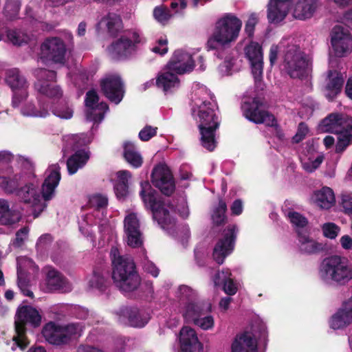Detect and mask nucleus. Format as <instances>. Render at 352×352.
<instances>
[{"mask_svg": "<svg viewBox=\"0 0 352 352\" xmlns=\"http://www.w3.org/2000/svg\"><path fill=\"white\" fill-rule=\"evenodd\" d=\"M155 19L162 24H165L172 17L170 10L164 6H157L153 10Z\"/></svg>", "mask_w": 352, "mask_h": 352, "instance_id": "47", "label": "nucleus"}, {"mask_svg": "<svg viewBox=\"0 0 352 352\" xmlns=\"http://www.w3.org/2000/svg\"><path fill=\"white\" fill-rule=\"evenodd\" d=\"M245 54L249 60L252 74L257 84L261 82L263 75V52L261 46L256 42H251L245 47Z\"/></svg>", "mask_w": 352, "mask_h": 352, "instance_id": "21", "label": "nucleus"}, {"mask_svg": "<svg viewBox=\"0 0 352 352\" xmlns=\"http://www.w3.org/2000/svg\"><path fill=\"white\" fill-rule=\"evenodd\" d=\"M29 233V228L28 227H23L19 230L15 235V239L12 242L14 247H21L24 241L27 239Z\"/></svg>", "mask_w": 352, "mask_h": 352, "instance_id": "56", "label": "nucleus"}, {"mask_svg": "<svg viewBox=\"0 0 352 352\" xmlns=\"http://www.w3.org/2000/svg\"><path fill=\"white\" fill-rule=\"evenodd\" d=\"M222 285H223V290L227 294L231 296L236 293L237 287L231 278L223 283Z\"/></svg>", "mask_w": 352, "mask_h": 352, "instance_id": "63", "label": "nucleus"}, {"mask_svg": "<svg viewBox=\"0 0 352 352\" xmlns=\"http://www.w3.org/2000/svg\"><path fill=\"white\" fill-rule=\"evenodd\" d=\"M20 6L19 0H8L4 7L6 16L10 19L16 17L19 11Z\"/></svg>", "mask_w": 352, "mask_h": 352, "instance_id": "50", "label": "nucleus"}, {"mask_svg": "<svg viewBox=\"0 0 352 352\" xmlns=\"http://www.w3.org/2000/svg\"><path fill=\"white\" fill-rule=\"evenodd\" d=\"M89 203L91 207L95 210V213H99L102 210V215H103L102 210L107 207L108 199L104 195H94L90 198Z\"/></svg>", "mask_w": 352, "mask_h": 352, "instance_id": "46", "label": "nucleus"}, {"mask_svg": "<svg viewBox=\"0 0 352 352\" xmlns=\"http://www.w3.org/2000/svg\"><path fill=\"white\" fill-rule=\"evenodd\" d=\"M41 320V316L35 308L28 305L20 307L15 319L16 335L13 337L14 344L23 350L28 344L25 335V325L30 324L35 327L40 324Z\"/></svg>", "mask_w": 352, "mask_h": 352, "instance_id": "11", "label": "nucleus"}, {"mask_svg": "<svg viewBox=\"0 0 352 352\" xmlns=\"http://www.w3.org/2000/svg\"><path fill=\"white\" fill-rule=\"evenodd\" d=\"M232 274L229 269H223L221 272H218L213 278L215 285H221L223 283L230 278Z\"/></svg>", "mask_w": 352, "mask_h": 352, "instance_id": "58", "label": "nucleus"}, {"mask_svg": "<svg viewBox=\"0 0 352 352\" xmlns=\"http://www.w3.org/2000/svg\"><path fill=\"white\" fill-rule=\"evenodd\" d=\"M117 179L114 184V190L119 199H124L129 194L128 181L131 175L128 170H120L116 173Z\"/></svg>", "mask_w": 352, "mask_h": 352, "instance_id": "38", "label": "nucleus"}, {"mask_svg": "<svg viewBox=\"0 0 352 352\" xmlns=\"http://www.w3.org/2000/svg\"><path fill=\"white\" fill-rule=\"evenodd\" d=\"M62 327L66 343L72 338L80 336L83 331V327L80 323H70Z\"/></svg>", "mask_w": 352, "mask_h": 352, "instance_id": "45", "label": "nucleus"}, {"mask_svg": "<svg viewBox=\"0 0 352 352\" xmlns=\"http://www.w3.org/2000/svg\"><path fill=\"white\" fill-rule=\"evenodd\" d=\"M177 74L173 71L168 70L166 66L156 80L157 86L165 92L177 86L179 80Z\"/></svg>", "mask_w": 352, "mask_h": 352, "instance_id": "37", "label": "nucleus"}, {"mask_svg": "<svg viewBox=\"0 0 352 352\" xmlns=\"http://www.w3.org/2000/svg\"><path fill=\"white\" fill-rule=\"evenodd\" d=\"M32 262L28 258H19L17 261V285L23 295L32 298L33 292L30 290V280L28 278L25 267L32 266Z\"/></svg>", "mask_w": 352, "mask_h": 352, "instance_id": "28", "label": "nucleus"}, {"mask_svg": "<svg viewBox=\"0 0 352 352\" xmlns=\"http://www.w3.org/2000/svg\"><path fill=\"white\" fill-rule=\"evenodd\" d=\"M214 96L205 86L195 90L192 100V114L201 135V144L209 151L217 146L215 132L219 126L218 107Z\"/></svg>", "mask_w": 352, "mask_h": 352, "instance_id": "1", "label": "nucleus"}, {"mask_svg": "<svg viewBox=\"0 0 352 352\" xmlns=\"http://www.w3.org/2000/svg\"><path fill=\"white\" fill-rule=\"evenodd\" d=\"M314 200L318 206L325 210L331 208L336 201L334 193L329 187H323L316 191L314 195Z\"/></svg>", "mask_w": 352, "mask_h": 352, "instance_id": "35", "label": "nucleus"}, {"mask_svg": "<svg viewBox=\"0 0 352 352\" xmlns=\"http://www.w3.org/2000/svg\"><path fill=\"white\" fill-rule=\"evenodd\" d=\"M100 86L104 96L115 104H118L124 96V85L118 74H108L101 80Z\"/></svg>", "mask_w": 352, "mask_h": 352, "instance_id": "19", "label": "nucleus"}, {"mask_svg": "<svg viewBox=\"0 0 352 352\" xmlns=\"http://www.w3.org/2000/svg\"><path fill=\"white\" fill-rule=\"evenodd\" d=\"M151 182L165 195L169 196L175 191L173 175L165 164H158L153 168Z\"/></svg>", "mask_w": 352, "mask_h": 352, "instance_id": "18", "label": "nucleus"}, {"mask_svg": "<svg viewBox=\"0 0 352 352\" xmlns=\"http://www.w3.org/2000/svg\"><path fill=\"white\" fill-rule=\"evenodd\" d=\"M21 214L19 210L10 207L8 201L0 199V223L12 225L20 221Z\"/></svg>", "mask_w": 352, "mask_h": 352, "instance_id": "30", "label": "nucleus"}, {"mask_svg": "<svg viewBox=\"0 0 352 352\" xmlns=\"http://www.w3.org/2000/svg\"><path fill=\"white\" fill-rule=\"evenodd\" d=\"M98 96L94 91H89L86 94L85 105L87 107L86 113L87 119L95 123L100 122L104 117V113L108 111L109 107L105 102L98 104Z\"/></svg>", "mask_w": 352, "mask_h": 352, "instance_id": "22", "label": "nucleus"}, {"mask_svg": "<svg viewBox=\"0 0 352 352\" xmlns=\"http://www.w3.org/2000/svg\"><path fill=\"white\" fill-rule=\"evenodd\" d=\"M292 0H270L267 8V19L270 23L283 21L291 10Z\"/></svg>", "mask_w": 352, "mask_h": 352, "instance_id": "24", "label": "nucleus"}, {"mask_svg": "<svg viewBox=\"0 0 352 352\" xmlns=\"http://www.w3.org/2000/svg\"><path fill=\"white\" fill-rule=\"evenodd\" d=\"M298 241L300 251L305 253L314 254L320 251L322 249L321 244L317 243L305 234H302L299 231Z\"/></svg>", "mask_w": 352, "mask_h": 352, "instance_id": "41", "label": "nucleus"}, {"mask_svg": "<svg viewBox=\"0 0 352 352\" xmlns=\"http://www.w3.org/2000/svg\"><path fill=\"white\" fill-rule=\"evenodd\" d=\"M100 24L104 26L108 32L116 35L122 28V21L120 16L116 13H108L102 17Z\"/></svg>", "mask_w": 352, "mask_h": 352, "instance_id": "40", "label": "nucleus"}, {"mask_svg": "<svg viewBox=\"0 0 352 352\" xmlns=\"http://www.w3.org/2000/svg\"><path fill=\"white\" fill-rule=\"evenodd\" d=\"M322 161L323 157L318 156L314 160L303 162L302 166L306 171L311 173L320 166Z\"/></svg>", "mask_w": 352, "mask_h": 352, "instance_id": "60", "label": "nucleus"}, {"mask_svg": "<svg viewBox=\"0 0 352 352\" xmlns=\"http://www.w3.org/2000/svg\"><path fill=\"white\" fill-rule=\"evenodd\" d=\"M262 103L258 98L245 100L241 105L243 116L250 121L256 124H265L274 126L276 122L274 116L269 112L260 109Z\"/></svg>", "mask_w": 352, "mask_h": 352, "instance_id": "13", "label": "nucleus"}, {"mask_svg": "<svg viewBox=\"0 0 352 352\" xmlns=\"http://www.w3.org/2000/svg\"><path fill=\"white\" fill-rule=\"evenodd\" d=\"M47 284L52 290L67 292L71 290V285L67 279L54 269H50L47 273Z\"/></svg>", "mask_w": 352, "mask_h": 352, "instance_id": "33", "label": "nucleus"}, {"mask_svg": "<svg viewBox=\"0 0 352 352\" xmlns=\"http://www.w3.org/2000/svg\"><path fill=\"white\" fill-rule=\"evenodd\" d=\"M42 333L45 340L52 344L66 343L62 326L54 322L47 323L43 329Z\"/></svg>", "mask_w": 352, "mask_h": 352, "instance_id": "32", "label": "nucleus"}, {"mask_svg": "<svg viewBox=\"0 0 352 352\" xmlns=\"http://www.w3.org/2000/svg\"><path fill=\"white\" fill-rule=\"evenodd\" d=\"M267 336L265 324L255 323L251 331H246L236 336L231 344V352H258V341L265 342Z\"/></svg>", "mask_w": 352, "mask_h": 352, "instance_id": "10", "label": "nucleus"}, {"mask_svg": "<svg viewBox=\"0 0 352 352\" xmlns=\"http://www.w3.org/2000/svg\"><path fill=\"white\" fill-rule=\"evenodd\" d=\"M195 324L199 326L201 329L204 330H207L211 329L214 325V319L212 316H201L197 319V321H195Z\"/></svg>", "mask_w": 352, "mask_h": 352, "instance_id": "59", "label": "nucleus"}, {"mask_svg": "<svg viewBox=\"0 0 352 352\" xmlns=\"http://www.w3.org/2000/svg\"><path fill=\"white\" fill-rule=\"evenodd\" d=\"M45 175L46 177L42 185V197L37 190V185L33 183L26 184L16 192L21 201L32 207L38 206L40 212L46 207V205L42 203V199L44 201H49L55 195V189L61 178L60 166L58 164L50 166L45 171Z\"/></svg>", "mask_w": 352, "mask_h": 352, "instance_id": "2", "label": "nucleus"}, {"mask_svg": "<svg viewBox=\"0 0 352 352\" xmlns=\"http://www.w3.org/2000/svg\"><path fill=\"white\" fill-rule=\"evenodd\" d=\"M196 297V292L187 285H182L177 289V298L181 303H184L185 305L188 302L195 300Z\"/></svg>", "mask_w": 352, "mask_h": 352, "instance_id": "44", "label": "nucleus"}, {"mask_svg": "<svg viewBox=\"0 0 352 352\" xmlns=\"http://www.w3.org/2000/svg\"><path fill=\"white\" fill-rule=\"evenodd\" d=\"M179 343L182 352H200L201 343L199 342L195 331L189 327H184L179 332Z\"/></svg>", "mask_w": 352, "mask_h": 352, "instance_id": "25", "label": "nucleus"}, {"mask_svg": "<svg viewBox=\"0 0 352 352\" xmlns=\"http://www.w3.org/2000/svg\"><path fill=\"white\" fill-rule=\"evenodd\" d=\"M320 0H298L292 8L295 19L305 20L311 18L319 6Z\"/></svg>", "mask_w": 352, "mask_h": 352, "instance_id": "29", "label": "nucleus"}, {"mask_svg": "<svg viewBox=\"0 0 352 352\" xmlns=\"http://www.w3.org/2000/svg\"><path fill=\"white\" fill-rule=\"evenodd\" d=\"M242 26V22L232 14H226L215 24L214 30L208 38L207 47L215 50L226 46L236 41Z\"/></svg>", "mask_w": 352, "mask_h": 352, "instance_id": "6", "label": "nucleus"}, {"mask_svg": "<svg viewBox=\"0 0 352 352\" xmlns=\"http://www.w3.org/2000/svg\"><path fill=\"white\" fill-rule=\"evenodd\" d=\"M52 113L61 119H70L73 116V110L67 104L59 105L54 108Z\"/></svg>", "mask_w": 352, "mask_h": 352, "instance_id": "52", "label": "nucleus"}, {"mask_svg": "<svg viewBox=\"0 0 352 352\" xmlns=\"http://www.w3.org/2000/svg\"><path fill=\"white\" fill-rule=\"evenodd\" d=\"M344 80L337 70L329 69L325 81V96L328 100H332L341 91Z\"/></svg>", "mask_w": 352, "mask_h": 352, "instance_id": "26", "label": "nucleus"}, {"mask_svg": "<svg viewBox=\"0 0 352 352\" xmlns=\"http://www.w3.org/2000/svg\"><path fill=\"white\" fill-rule=\"evenodd\" d=\"M351 322H352V299H349L332 316L330 320V327L333 329H339L344 328Z\"/></svg>", "mask_w": 352, "mask_h": 352, "instance_id": "27", "label": "nucleus"}, {"mask_svg": "<svg viewBox=\"0 0 352 352\" xmlns=\"http://www.w3.org/2000/svg\"><path fill=\"white\" fill-rule=\"evenodd\" d=\"M141 188L140 194L144 201L149 205L153 219L162 228L173 225L175 223V218L173 215V207L166 206L164 202L157 199L155 191L151 189L148 182H141Z\"/></svg>", "mask_w": 352, "mask_h": 352, "instance_id": "8", "label": "nucleus"}, {"mask_svg": "<svg viewBox=\"0 0 352 352\" xmlns=\"http://www.w3.org/2000/svg\"><path fill=\"white\" fill-rule=\"evenodd\" d=\"M322 132L338 135L336 152L342 153L352 143V119L340 113H331L322 120L319 126Z\"/></svg>", "mask_w": 352, "mask_h": 352, "instance_id": "7", "label": "nucleus"}, {"mask_svg": "<svg viewBox=\"0 0 352 352\" xmlns=\"http://www.w3.org/2000/svg\"><path fill=\"white\" fill-rule=\"evenodd\" d=\"M6 81L14 91L12 105L14 107H18L21 101L28 96L27 81L17 69H12L7 72Z\"/></svg>", "mask_w": 352, "mask_h": 352, "instance_id": "20", "label": "nucleus"}, {"mask_svg": "<svg viewBox=\"0 0 352 352\" xmlns=\"http://www.w3.org/2000/svg\"><path fill=\"white\" fill-rule=\"evenodd\" d=\"M89 154L85 151H78L70 156L67 161V171L74 175L78 169L82 168L87 162Z\"/></svg>", "mask_w": 352, "mask_h": 352, "instance_id": "36", "label": "nucleus"}, {"mask_svg": "<svg viewBox=\"0 0 352 352\" xmlns=\"http://www.w3.org/2000/svg\"><path fill=\"white\" fill-rule=\"evenodd\" d=\"M195 60L192 56L181 50H176L168 62L167 69L173 71L175 74H182L192 70Z\"/></svg>", "mask_w": 352, "mask_h": 352, "instance_id": "23", "label": "nucleus"}, {"mask_svg": "<svg viewBox=\"0 0 352 352\" xmlns=\"http://www.w3.org/2000/svg\"><path fill=\"white\" fill-rule=\"evenodd\" d=\"M88 283L90 287L102 290L105 285V280L101 272L94 270Z\"/></svg>", "mask_w": 352, "mask_h": 352, "instance_id": "51", "label": "nucleus"}, {"mask_svg": "<svg viewBox=\"0 0 352 352\" xmlns=\"http://www.w3.org/2000/svg\"><path fill=\"white\" fill-rule=\"evenodd\" d=\"M236 232V226H229L224 230L223 237L219 239L215 245L212 257L218 264H222L226 257L232 252Z\"/></svg>", "mask_w": 352, "mask_h": 352, "instance_id": "17", "label": "nucleus"}, {"mask_svg": "<svg viewBox=\"0 0 352 352\" xmlns=\"http://www.w3.org/2000/svg\"><path fill=\"white\" fill-rule=\"evenodd\" d=\"M322 229L324 236L331 239H336L340 230V228L334 223H324Z\"/></svg>", "mask_w": 352, "mask_h": 352, "instance_id": "53", "label": "nucleus"}, {"mask_svg": "<svg viewBox=\"0 0 352 352\" xmlns=\"http://www.w3.org/2000/svg\"><path fill=\"white\" fill-rule=\"evenodd\" d=\"M318 275L325 283L344 285L352 280V266L346 257L331 255L321 262Z\"/></svg>", "mask_w": 352, "mask_h": 352, "instance_id": "5", "label": "nucleus"}, {"mask_svg": "<svg viewBox=\"0 0 352 352\" xmlns=\"http://www.w3.org/2000/svg\"><path fill=\"white\" fill-rule=\"evenodd\" d=\"M120 312L123 316L128 318L130 325L133 327H142L147 323L146 320L142 318L140 311L137 308L125 307Z\"/></svg>", "mask_w": 352, "mask_h": 352, "instance_id": "42", "label": "nucleus"}, {"mask_svg": "<svg viewBox=\"0 0 352 352\" xmlns=\"http://www.w3.org/2000/svg\"><path fill=\"white\" fill-rule=\"evenodd\" d=\"M288 218L290 222L298 228H303L307 224V219L296 212H289Z\"/></svg>", "mask_w": 352, "mask_h": 352, "instance_id": "54", "label": "nucleus"}, {"mask_svg": "<svg viewBox=\"0 0 352 352\" xmlns=\"http://www.w3.org/2000/svg\"><path fill=\"white\" fill-rule=\"evenodd\" d=\"M331 45L337 57H344L352 51V36L341 25H336L331 32Z\"/></svg>", "mask_w": 352, "mask_h": 352, "instance_id": "14", "label": "nucleus"}, {"mask_svg": "<svg viewBox=\"0 0 352 352\" xmlns=\"http://www.w3.org/2000/svg\"><path fill=\"white\" fill-rule=\"evenodd\" d=\"M41 58L54 63L63 65L67 49L65 43L58 37L47 38L41 46Z\"/></svg>", "mask_w": 352, "mask_h": 352, "instance_id": "16", "label": "nucleus"}, {"mask_svg": "<svg viewBox=\"0 0 352 352\" xmlns=\"http://www.w3.org/2000/svg\"><path fill=\"white\" fill-rule=\"evenodd\" d=\"M283 49V65L292 78H302L308 76L311 67V58L305 54L293 37L280 41Z\"/></svg>", "mask_w": 352, "mask_h": 352, "instance_id": "4", "label": "nucleus"}, {"mask_svg": "<svg viewBox=\"0 0 352 352\" xmlns=\"http://www.w3.org/2000/svg\"><path fill=\"white\" fill-rule=\"evenodd\" d=\"M110 256L113 265L112 278L116 286L123 292H131L138 289L141 280L132 258L120 256L116 247L111 248Z\"/></svg>", "mask_w": 352, "mask_h": 352, "instance_id": "3", "label": "nucleus"}, {"mask_svg": "<svg viewBox=\"0 0 352 352\" xmlns=\"http://www.w3.org/2000/svg\"><path fill=\"white\" fill-rule=\"evenodd\" d=\"M124 157L133 167L139 168L143 163V158L136 146L131 142L124 144Z\"/></svg>", "mask_w": 352, "mask_h": 352, "instance_id": "39", "label": "nucleus"}, {"mask_svg": "<svg viewBox=\"0 0 352 352\" xmlns=\"http://www.w3.org/2000/svg\"><path fill=\"white\" fill-rule=\"evenodd\" d=\"M342 204L345 212L352 214V196L344 195L342 197Z\"/></svg>", "mask_w": 352, "mask_h": 352, "instance_id": "64", "label": "nucleus"}, {"mask_svg": "<svg viewBox=\"0 0 352 352\" xmlns=\"http://www.w3.org/2000/svg\"><path fill=\"white\" fill-rule=\"evenodd\" d=\"M145 39L139 30H129L107 48L109 56L115 60L124 59L135 52L138 45L144 43Z\"/></svg>", "mask_w": 352, "mask_h": 352, "instance_id": "9", "label": "nucleus"}, {"mask_svg": "<svg viewBox=\"0 0 352 352\" xmlns=\"http://www.w3.org/2000/svg\"><path fill=\"white\" fill-rule=\"evenodd\" d=\"M6 32L8 39L13 45H21L24 43H27L30 39L27 34L20 31L9 30Z\"/></svg>", "mask_w": 352, "mask_h": 352, "instance_id": "49", "label": "nucleus"}, {"mask_svg": "<svg viewBox=\"0 0 352 352\" xmlns=\"http://www.w3.org/2000/svg\"><path fill=\"white\" fill-rule=\"evenodd\" d=\"M18 182L16 179L0 177V186L8 192H12L17 187Z\"/></svg>", "mask_w": 352, "mask_h": 352, "instance_id": "55", "label": "nucleus"}, {"mask_svg": "<svg viewBox=\"0 0 352 352\" xmlns=\"http://www.w3.org/2000/svg\"><path fill=\"white\" fill-rule=\"evenodd\" d=\"M208 309L204 307L203 303L197 302L196 300L187 303L182 310V316L187 322L195 323L199 318L204 316Z\"/></svg>", "mask_w": 352, "mask_h": 352, "instance_id": "31", "label": "nucleus"}, {"mask_svg": "<svg viewBox=\"0 0 352 352\" xmlns=\"http://www.w3.org/2000/svg\"><path fill=\"white\" fill-rule=\"evenodd\" d=\"M168 41L166 38L159 39L155 45L151 48V51L155 54L164 55L168 52Z\"/></svg>", "mask_w": 352, "mask_h": 352, "instance_id": "61", "label": "nucleus"}, {"mask_svg": "<svg viewBox=\"0 0 352 352\" xmlns=\"http://www.w3.org/2000/svg\"><path fill=\"white\" fill-rule=\"evenodd\" d=\"M37 78L34 83L36 91L41 96L47 98L59 99L63 92L60 87L55 84L56 74L52 70L45 69H37L34 72Z\"/></svg>", "mask_w": 352, "mask_h": 352, "instance_id": "12", "label": "nucleus"}, {"mask_svg": "<svg viewBox=\"0 0 352 352\" xmlns=\"http://www.w3.org/2000/svg\"><path fill=\"white\" fill-rule=\"evenodd\" d=\"M157 127H153L151 126H146L139 133V138L142 141H148L151 138L154 137L157 133Z\"/></svg>", "mask_w": 352, "mask_h": 352, "instance_id": "57", "label": "nucleus"}, {"mask_svg": "<svg viewBox=\"0 0 352 352\" xmlns=\"http://www.w3.org/2000/svg\"><path fill=\"white\" fill-rule=\"evenodd\" d=\"M227 206L226 202L220 199L218 205L213 208L212 213V223L215 226L224 224L226 221V212Z\"/></svg>", "mask_w": 352, "mask_h": 352, "instance_id": "43", "label": "nucleus"}, {"mask_svg": "<svg viewBox=\"0 0 352 352\" xmlns=\"http://www.w3.org/2000/svg\"><path fill=\"white\" fill-rule=\"evenodd\" d=\"M124 232L129 246L133 248L142 247L144 236L137 213L131 212L126 215L124 219Z\"/></svg>", "mask_w": 352, "mask_h": 352, "instance_id": "15", "label": "nucleus"}, {"mask_svg": "<svg viewBox=\"0 0 352 352\" xmlns=\"http://www.w3.org/2000/svg\"><path fill=\"white\" fill-rule=\"evenodd\" d=\"M65 140L74 149L89 143L85 134L68 135L65 138Z\"/></svg>", "mask_w": 352, "mask_h": 352, "instance_id": "48", "label": "nucleus"}, {"mask_svg": "<svg viewBox=\"0 0 352 352\" xmlns=\"http://www.w3.org/2000/svg\"><path fill=\"white\" fill-rule=\"evenodd\" d=\"M258 23V17L255 14H252L246 22L245 31L249 36H252L254 31V27Z\"/></svg>", "mask_w": 352, "mask_h": 352, "instance_id": "62", "label": "nucleus"}, {"mask_svg": "<svg viewBox=\"0 0 352 352\" xmlns=\"http://www.w3.org/2000/svg\"><path fill=\"white\" fill-rule=\"evenodd\" d=\"M21 113L27 116L45 118L50 115L49 104L38 98L37 106L32 102H28L21 108Z\"/></svg>", "mask_w": 352, "mask_h": 352, "instance_id": "34", "label": "nucleus"}]
</instances>
